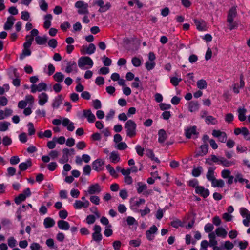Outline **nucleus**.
I'll return each instance as SVG.
<instances>
[{
	"label": "nucleus",
	"mask_w": 250,
	"mask_h": 250,
	"mask_svg": "<svg viewBox=\"0 0 250 250\" xmlns=\"http://www.w3.org/2000/svg\"><path fill=\"white\" fill-rule=\"evenodd\" d=\"M92 168L97 172L103 170L104 166V161L101 159H97L93 162L92 164Z\"/></svg>",
	"instance_id": "nucleus-7"
},
{
	"label": "nucleus",
	"mask_w": 250,
	"mask_h": 250,
	"mask_svg": "<svg viewBox=\"0 0 250 250\" xmlns=\"http://www.w3.org/2000/svg\"><path fill=\"white\" fill-rule=\"evenodd\" d=\"M209 239V245L211 247L215 246L217 244V241L216 240V234L214 232H211L208 234Z\"/></svg>",
	"instance_id": "nucleus-27"
},
{
	"label": "nucleus",
	"mask_w": 250,
	"mask_h": 250,
	"mask_svg": "<svg viewBox=\"0 0 250 250\" xmlns=\"http://www.w3.org/2000/svg\"><path fill=\"white\" fill-rule=\"evenodd\" d=\"M157 231V227L154 225L152 226L148 230L146 231V233L147 238L149 240H152L154 238L153 234L156 232Z\"/></svg>",
	"instance_id": "nucleus-21"
},
{
	"label": "nucleus",
	"mask_w": 250,
	"mask_h": 250,
	"mask_svg": "<svg viewBox=\"0 0 250 250\" xmlns=\"http://www.w3.org/2000/svg\"><path fill=\"white\" fill-rule=\"evenodd\" d=\"M158 141L160 143H163L167 138V134L166 131L163 129L158 132Z\"/></svg>",
	"instance_id": "nucleus-24"
},
{
	"label": "nucleus",
	"mask_w": 250,
	"mask_h": 250,
	"mask_svg": "<svg viewBox=\"0 0 250 250\" xmlns=\"http://www.w3.org/2000/svg\"><path fill=\"white\" fill-rule=\"evenodd\" d=\"M221 177L224 179L229 177L231 175V171L229 169H224L221 173Z\"/></svg>",
	"instance_id": "nucleus-57"
},
{
	"label": "nucleus",
	"mask_w": 250,
	"mask_h": 250,
	"mask_svg": "<svg viewBox=\"0 0 250 250\" xmlns=\"http://www.w3.org/2000/svg\"><path fill=\"white\" fill-rule=\"evenodd\" d=\"M96 50V47L93 43H90L87 47L86 46H83L81 49V51L83 54H92L94 53Z\"/></svg>",
	"instance_id": "nucleus-14"
},
{
	"label": "nucleus",
	"mask_w": 250,
	"mask_h": 250,
	"mask_svg": "<svg viewBox=\"0 0 250 250\" xmlns=\"http://www.w3.org/2000/svg\"><path fill=\"white\" fill-rule=\"evenodd\" d=\"M92 209H93V210H94L93 213H94V214L89 215L87 216L86 219H96V218H101V219H106L105 217H102L101 216L100 213L98 212L96 208H95V207L91 209V210Z\"/></svg>",
	"instance_id": "nucleus-29"
},
{
	"label": "nucleus",
	"mask_w": 250,
	"mask_h": 250,
	"mask_svg": "<svg viewBox=\"0 0 250 250\" xmlns=\"http://www.w3.org/2000/svg\"><path fill=\"white\" fill-rule=\"evenodd\" d=\"M73 71L75 72H77L78 71L76 63L74 61L68 62L67 63L65 72L67 73H69Z\"/></svg>",
	"instance_id": "nucleus-17"
},
{
	"label": "nucleus",
	"mask_w": 250,
	"mask_h": 250,
	"mask_svg": "<svg viewBox=\"0 0 250 250\" xmlns=\"http://www.w3.org/2000/svg\"><path fill=\"white\" fill-rule=\"evenodd\" d=\"M234 119V116L231 113H228L225 116V121L228 123H231Z\"/></svg>",
	"instance_id": "nucleus-59"
},
{
	"label": "nucleus",
	"mask_w": 250,
	"mask_h": 250,
	"mask_svg": "<svg viewBox=\"0 0 250 250\" xmlns=\"http://www.w3.org/2000/svg\"><path fill=\"white\" fill-rule=\"evenodd\" d=\"M214 169L212 167H209L207 173L206 177L207 179L211 182L215 178L214 176Z\"/></svg>",
	"instance_id": "nucleus-35"
},
{
	"label": "nucleus",
	"mask_w": 250,
	"mask_h": 250,
	"mask_svg": "<svg viewBox=\"0 0 250 250\" xmlns=\"http://www.w3.org/2000/svg\"><path fill=\"white\" fill-rule=\"evenodd\" d=\"M211 185L214 188H222L224 187L225 185L224 181L222 179H217L216 178L214 179V180L211 182Z\"/></svg>",
	"instance_id": "nucleus-26"
},
{
	"label": "nucleus",
	"mask_w": 250,
	"mask_h": 250,
	"mask_svg": "<svg viewBox=\"0 0 250 250\" xmlns=\"http://www.w3.org/2000/svg\"><path fill=\"white\" fill-rule=\"evenodd\" d=\"M194 22L199 31H205L207 30V23L202 19H194Z\"/></svg>",
	"instance_id": "nucleus-13"
},
{
	"label": "nucleus",
	"mask_w": 250,
	"mask_h": 250,
	"mask_svg": "<svg viewBox=\"0 0 250 250\" xmlns=\"http://www.w3.org/2000/svg\"><path fill=\"white\" fill-rule=\"evenodd\" d=\"M235 164V162L232 161H229L223 157H221V162L220 165H222L225 167H229Z\"/></svg>",
	"instance_id": "nucleus-32"
},
{
	"label": "nucleus",
	"mask_w": 250,
	"mask_h": 250,
	"mask_svg": "<svg viewBox=\"0 0 250 250\" xmlns=\"http://www.w3.org/2000/svg\"><path fill=\"white\" fill-rule=\"evenodd\" d=\"M203 171V168L202 167H198L196 168H194L192 171V174L194 177H198Z\"/></svg>",
	"instance_id": "nucleus-48"
},
{
	"label": "nucleus",
	"mask_w": 250,
	"mask_h": 250,
	"mask_svg": "<svg viewBox=\"0 0 250 250\" xmlns=\"http://www.w3.org/2000/svg\"><path fill=\"white\" fill-rule=\"evenodd\" d=\"M93 229L94 232L92 234L93 239L95 241H100L102 238V235L101 233V227L98 225H95Z\"/></svg>",
	"instance_id": "nucleus-12"
},
{
	"label": "nucleus",
	"mask_w": 250,
	"mask_h": 250,
	"mask_svg": "<svg viewBox=\"0 0 250 250\" xmlns=\"http://www.w3.org/2000/svg\"><path fill=\"white\" fill-rule=\"evenodd\" d=\"M222 157H217L215 155H211L206 160V163L208 165H212V163H216L220 164Z\"/></svg>",
	"instance_id": "nucleus-18"
},
{
	"label": "nucleus",
	"mask_w": 250,
	"mask_h": 250,
	"mask_svg": "<svg viewBox=\"0 0 250 250\" xmlns=\"http://www.w3.org/2000/svg\"><path fill=\"white\" fill-rule=\"evenodd\" d=\"M237 16V7H231L228 11L227 22L228 23V28L229 30L235 29L238 27V23L234 21V18Z\"/></svg>",
	"instance_id": "nucleus-1"
},
{
	"label": "nucleus",
	"mask_w": 250,
	"mask_h": 250,
	"mask_svg": "<svg viewBox=\"0 0 250 250\" xmlns=\"http://www.w3.org/2000/svg\"><path fill=\"white\" fill-rule=\"evenodd\" d=\"M195 191L197 194H200L204 198L208 197L209 194L208 189L205 188L202 186H197Z\"/></svg>",
	"instance_id": "nucleus-15"
},
{
	"label": "nucleus",
	"mask_w": 250,
	"mask_h": 250,
	"mask_svg": "<svg viewBox=\"0 0 250 250\" xmlns=\"http://www.w3.org/2000/svg\"><path fill=\"white\" fill-rule=\"evenodd\" d=\"M44 22L43 24V27L48 29L51 25V21L52 19V16L50 14H48L44 16Z\"/></svg>",
	"instance_id": "nucleus-28"
},
{
	"label": "nucleus",
	"mask_w": 250,
	"mask_h": 250,
	"mask_svg": "<svg viewBox=\"0 0 250 250\" xmlns=\"http://www.w3.org/2000/svg\"><path fill=\"white\" fill-rule=\"evenodd\" d=\"M92 106L95 109H99L102 107V104L99 100L96 99L93 100L92 102Z\"/></svg>",
	"instance_id": "nucleus-51"
},
{
	"label": "nucleus",
	"mask_w": 250,
	"mask_h": 250,
	"mask_svg": "<svg viewBox=\"0 0 250 250\" xmlns=\"http://www.w3.org/2000/svg\"><path fill=\"white\" fill-rule=\"evenodd\" d=\"M124 128L127 136L133 138L136 136L137 125L134 121L132 120H127L125 124Z\"/></svg>",
	"instance_id": "nucleus-2"
},
{
	"label": "nucleus",
	"mask_w": 250,
	"mask_h": 250,
	"mask_svg": "<svg viewBox=\"0 0 250 250\" xmlns=\"http://www.w3.org/2000/svg\"><path fill=\"white\" fill-rule=\"evenodd\" d=\"M106 168L111 176L116 178L118 177V175L116 173V171L115 170L113 167H112L110 165L108 164L106 165Z\"/></svg>",
	"instance_id": "nucleus-49"
},
{
	"label": "nucleus",
	"mask_w": 250,
	"mask_h": 250,
	"mask_svg": "<svg viewBox=\"0 0 250 250\" xmlns=\"http://www.w3.org/2000/svg\"><path fill=\"white\" fill-rule=\"evenodd\" d=\"M131 62H132V64L135 67H139L141 64V60L139 58L136 57L132 58Z\"/></svg>",
	"instance_id": "nucleus-55"
},
{
	"label": "nucleus",
	"mask_w": 250,
	"mask_h": 250,
	"mask_svg": "<svg viewBox=\"0 0 250 250\" xmlns=\"http://www.w3.org/2000/svg\"><path fill=\"white\" fill-rule=\"evenodd\" d=\"M15 18L12 16L8 17L7 21L4 24V28L5 30H9L11 29L14 24Z\"/></svg>",
	"instance_id": "nucleus-23"
},
{
	"label": "nucleus",
	"mask_w": 250,
	"mask_h": 250,
	"mask_svg": "<svg viewBox=\"0 0 250 250\" xmlns=\"http://www.w3.org/2000/svg\"><path fill=\"white\" fill-rule=\"evenodd\" d=\"M47 88V85L43 82L40 83L38 85L32 84L31 86V92L34 93L37 91L41 92L43 90L45 91Z\"/></svg>",
	"instance_id": "nucleus-10"
},
{
	"label": "nucleus",
	"mask_w": 250,
	"mask_h": 250,
	"mask_svg": "<svg viewBox=\"0 0 250 250\" xmlns=\"http://www.w3.org/2000/svg\"><path fill=\"white\" fill-rule=\"evenodd\" d=\"M197 85L198 88L200 89H205L207 87V83L203 79L200 80L197 82Z\"/></svg>",
	"instance_id": "nucleus-47"
},
{
	"label": "nucleus",
	"mask_w": 250,
	"mask_h": 250,
	"mask_svg": "<svg viewBox=\"0 0 250 250\" xmlns=\"http://www.w3.org/2000/svg\"><path fill=\"white\" fill-rule=\"evenodd\" d=\"M54 80L58 83L62 82L63 81L64 76L61 72H56L53 76Z\"/></svg>",
	"instance_id": "nucleus-42"
},
{
	"label": "nucleus",
	"mask_w": 250,
	"mask_h": 250,
	"mask_svg": "<svg viewBox=\"0 0 250 250\" xmlns=\"http://www.w3.org/2000/svg\"><path fill=\"white\" fill-rule=\"evenodd\" d=\"M155 65V63L154 62L152 61H147L145 63V66L146 68L148 70H150L152 69Z\"/></svg>",
	"instance_id": "nucleus-60"
},
{
	"label": "nucleus",
	"mask_w": 250,
	"mask_h": 250,
	"mask_svg": "<svg viewBox=\"0 0 250 250\" xmlns=\"http://www.w3.org/2000/svg\"><path fill=\"white\" fill-rule=\"evenodd\" d=\"M196 127L192 126L186 130V136L188 138H190L192 135L196 134Z\"/></svg>",
	"instance_id": "nucleus-30"
},
{
	"label": "nucleus",
	"mask_w": 250,
	"mask_h": 250,
	"mask_svg": "<svg viewBox=\"0 0 250 250\" xmlns=\"http://www.w3.org/2000/svg\"><path fill=\"white\" fill-rule=\"evenodd\" d=\"M102 190V188L100 185L98 183L90 185L87 189L86 194L90 195H94L95 194L99 193Z\"/></svg>",
	"instance_id": "nucleus-6"
},
{
	"label": "nucleus",
	"mask_w": 250,
	"mask_h": 250,
	"mask_svg": "<svg viewBox=\"0 0 250 250\" xmlns=\"http://www.w3.org/2000/svg\"><path fill=\"white\" fill-rule=\"evenodd\" d=\"M170 224L172 227L176 228L179 227H184L185 226V222L182 221L181 220H173Z\"/></svg>",
	"instance_id": "nucleus-39"
},
{
	"label": "nucleus",
	"mask_w": 250,
	"mask_h": 250,
	"mask_svg": "<svg viewBox=\"0 0 250 250\" xmlns=\"http://www.w3.org/2000/svg\"><path fill=\"white\" fill-rule=\"evenodd\" d=\"M43 224L46 228H48L53 226L55 222L54 220H44Z\"/></svg>",
	"instance_id": "nucleus-61"
},
{
	"label": "nucleus",
	"mask_w": 250,
	"mask_h": 250,
	"mask_svg": "<svg viewBox=\"0 0 250 250\" xmlns=\"http://www.w3.org/2000/svg\"><path fill=\"white\" fill-rule=\"evenodd\" d=\"M89 200L92 203L96 205H98L100 204V198L96 195H91L89 198Z\"/></svg>",
	"instance_id": "nucleus-50"
},
{
	"label": "nucleus",
	"mask_w": 250,
	"mask_h": 250,
	"mask_svg": "<svg viewBox=\"0 0 250 250\" xmlns=\"http://www.w3.org/2000/svg\"><path fill=\"white\" fill-rule=\"evenodd\" d=\"M137 191L138 193H141L146 189H147V186L146 184L142 182H138L137 184Z\"/></svg>",
	"instance_id": "nucleus-34"
},
{
	"label": "nucleus",
	"mask_w": 250,
	"mask_h": 250,
	"mask_svg": "<svg viewBox=\"0 0 250 250\" xmlns=\"http://www.w3.org/2000/svg\"><path fill=\"white\" fill-rule=\"evenodd\" d=\"M109 159L111 162L116 164L120 160V155L116 151H112L110 154Z\"/></svg>",
	"instance_id": "nucleus-22"
},
{
	"label": "nucleus",
	"mask_w": 250,
	"mask_h": 250,
	"mask_svg": "<svg viewBox=\"0 0 250 250\" xmlns=\"http://www.w3.org/2000/svg\"><path fill=\"white\" fill-rule=\"evenodd\" d=\"M240 213L242 217L246 219H250V212L244 208L240 209Z\"/></svg>",
	"instance_id": "nucleus-40"
},
{
	"label": "nucleus",
	"mask_w": 250,
	"mask_h": 250,
	"mask_svg": "<svg viewBox=\"0 0 250 250\" xmlns=\"http://www.w3.org/2000/svg\"><path fill=\"white\" fill-rule=\"evenodd\" d=\"M32 165L31 160H28L25 162L21 163L19 166V168L21 171H24L27 169L29 167Z\"/></svg>",
	"instance_id": "nucleus-31"
},
{
	"label": "nucleus",
	"mask_w": 250,
	"mask_h": 250,
	"mask_svg": "<svg viewBox=\"0 0 250 250\" xmlns=\"http://www.w3.org/2000/svg\"><path fill=\"white\" fill-rule=\"evenodd\" d=\"M104 2L103 0H97L95 2V4L98 5L100 8L99 9L100 12H105L110 9L111 4L107 2L105 5H104Z\"/></svg>",
	"instance_id": "nucleus-11"
},
{
	"label": "nucleus",
	"mask_w": 250,
	"mask_h": 250,
	"mask_svg": "<svg viewBox=\"0 0 250 250\" xmlns=\"http://www.w3.org/2000/svg\"><path fill=\"white\" fill-rule=\"evenodd\" d=\"M26 197H25L24 194L22 193L19 195V196L15 198V202L17 204H20L21 202L24 201Z\"/></svg>",
	"instance_id": "nucleus-54"
},
{
	"label": "nucleus",
	"mask_w": 250,
	"mask_h": 250,
	"mask_svg": "<svg viewBox=\"0 0 250 250\" xmlns=\"http://www.w3.org/2000/svg\"><path fill=\"white\" fill-rule=\"evenodd\" d=\"M199 108V105L197 102L191 101L188 104V109L191 112L198 111Z\"/></svg>",
	"instance_id": "nucleus-25"
},
{
	"label": "nucleus",
	"mask_w": 250,
	"mask_h": 250,
	"mask_svg": "<svg viewBox=\"0 0 250 250\" xmlns=\"http://www.w3.org/2000/svg\"><path fill=\"white\" fill-rule=\"evenodd\" d=\"M238 119L240 121H244L246 119V114L247 112V109L243 107H239L238 109Z\"/></svg>",
	"instance_id": "nucleus-20"
},
{
	"label": "nucleus",
	"mask_w": 250,
	"mask_h": 250,
	"mask_svg": "<svg viewBox=\"0 0 250 250\" xmlns=\"http://www.w3.org/2000/svg\"><path fill=\"white\" fill-rule=\"evenodd\" d=\"M234 132L236 135L241 134L244 136L245 139L247 140H250V132L246 127L237 128L235 129Z\"/></svg>",
	"instance_id": "nucleus-8"
},
{
	"label": "nucleus",
	"mask_w": 250,
	"mask_h": 250,
	"mask_svg": "<svg viewBox=\"0 0 250 250\" xmlns=\"http://www.w3.org/2000/svg\"><path fill=\"white\" fill-rule=\"evenodd\" d=\"M40 7L41 10L46 11L48 9V4L46 2L45 0H40Z\"/></svg>",
	"instance_id": "nucleus-58"
},
{
	"label": "nucleus",
	"mask_w": 250,
	"mask_h": 250,
	"mask_svg": "<svg viewBox=\"0 0 250 250\" xmlns=\"http://www.w3.org/2000/svg\"><path fill=\"white\" fill-rule=\"evenodd\" d=\"M115 147L119 150H122L125 149L127 147V146L125 143L121 142L117 144Z\"/></svg>",
	"instance_id": "nucleus-56"
},
{
	"label": "nucleus",
	"mask_w": 250,
	"mask_h": 250,
	"mask_svg": "<svg viewBox=\"0 0 250 250\" xmlns=\"http://www.w3.org/2000/svg\"><path fill=\"white\" fill-rule=\"evenodd\" d=\"M31 51L29 48H25L22 50V54L20 56V59H23L25 56H30L31 55Z\"/></svg>",
	"instance_id": "nucleus-53"
},
{
	"label": "nucleus",
	"mask_w": 250,
	"mask_h": 250,
	"mask_svg": "<svg viewBox=\"0 0 250 250\" xmlns=\"http://www.w3.org/2000/svg\"><path fill=\"white\" fill-rule=\"evenodd\" d=\"M10 123L8 122L4 121L0 122V131H5L8 129Z\"/></svg>",
	"instance_id": "nucleus-45"
},
{
	"label": "nucleus",
	"mask_w": 250,
	"mask_h": 250,
	"mask_svg": "<svg viewBox=\"0 0 250 250\" xmlns=\"http://www.w3.org/2000/svg\"><path fill=\"white\" fill-rule=\"evenodd\" d=\"M75 6L79 9L78 12L80 14H86L88 13V4L83 1H78L75 3Z\"/></svg>",
	"instance_id": "nucleus-4"
},
{
	"label": "nucleus",
	"mask_w": 250,
	"mask_h": 250,
	"mask_svg": "<svg viewBox=\"0 0 250 250\" xmlns=\"http://www.w3.org/2000/svg\"><path fill=\"white\" fill-rule=\"evenodd\" d=\"M227 231L223 228H218L215 230V234L218 236L225 237L227 235Z\"/></svg>",
	"instance_id": "nucleus-44"
},
{
	"label": "nucleus",
	"mask_w": 250,
	"mask_h": 250,
	"mask_svg": "<svg viewBox=\"0 0 250 250\" xmlns=\"http://www.w3.org/2000/svg\"><path fill=\"white\" fill-rule=\"evenodd\" d=\"M35 41L36 43L39 45L45 44L47 41V37L46 36L41 37L37 36L35 38Z\"/></svg>",
	"instance_id": "nucleus-37"
},
{
	"label": "nucleus",
	"mask_w": 250,
	"mask_h": 250,
	"mask_svg": "<svg viewBox=\"0 0 250 250\" xmlns=\"http://www.w3.org/2000/svg\"><path fill=\"white\" fill-rule=\"evenodd\" d=\"M90 205L88 201L85 200L84 202L77 200L73 204V207L76 209H81L82 208H86Z\"/></svg>",
	"instance_id": "nucleus-9"
},
{
	"label": "nucleus",
	"mask_w": 250,
	"mask_h": 250,
	"mask_svg": "<svg viewBox=\"0 0 250 250\" xmlns=\"http://www.w3.org/2000/svg\"><path fill=\"white\" fill-rule=\"evenodd\" d=\"M34 38L29 35L26 36V42L23 44V47L25 48H30Z\"/></svg>",
	"instance_id": "nucleus-41"
},
{
	"label": "nucleus",
	"mask_w": 250,
	"mask_h": 250,
	"mask_svg": "<svg viewBox=\"0 0 250 250\" xmlns=\"http://www.w3.org/2000/svg\"><path fill=\"white\" fill-rule=\"evenodd\" d=\"M83 116L87 118V120L89 123H93L95 120V116L92 113L90 109L83 110Z\"/></svg>",
	"instance_id": "nucleus-16"
},
{
	"label": "nucleus",
	"mask_w": 250,
	"mask_h": 250,
	"mask_svg": "<svg viewBox=\"0 0 250 250\" xmlns=\"http://www.w3.org/2000/svg\"><path fill=\"white\" fill-rule=\"evenodd\" d=\"M181 81L182 79L180 78H178L176 77H172L170 78V83L174 86L178 85Z\"/></svg>",
	"instance_id": "nucleus-52"
},
{
	"label": "nucleus",
	"mask_w": 250,
	"mask_h": 250,
	"mask_svg": "<svg viewBox=\"0 0 250 250\" xmlns=\"http://www.w3.org/2000/svg\"><path fill=\"white\" fill-rule=\"evenodd\" d=\"M212 135L214 137L217 138L218 141L221 143H225L227 141V135L225 132L214 129L212 130Z\"/></svg>",
	"instance_id": "nucleus-5"
},
{
	"label": "nucleus",
	"mask_w": 250,
	"mask_h": 250,
	"mask_svg": "<svg viewBox=\"0 0 250 250\" xmlns=\"http://www.w3.org/2000/svg\"><path fill=\"white\" fill-rule=\"evenodd\" d=\"M102 59L103 63L105 66H109L111 65L112 61L110 58L104 56Z\"/></svg>",
	"instance_id": "nucleus-64"
},
{
	"label": "nucleus",
	"mask_w": 250,
	"mask_h": 250,
	"mask_svg": "<svg viewBox=\"0 0 250 250\" xmlns=\"http://www.w3.org/2000/svg\"><path fill=\"white\" fill-rule=\"evenodd\" d=\"M146 154L152 160L158 163H160L159 160L157 157H155V155L152 150L149 149H146Z\"/></svg>",
	"instance_id": "nucleus-36"
},
{
	"label": "nucleus",
	"mask_w": 250,
	"mask_h": 250,
	"mask_svg": "<svg viewBox=\"0 0 250 250\" xmlns=\"http://www.w3.org/2000/svg\"><path fill=\"white\" fill-rule=\"evenodd\" d=\"M78 63L79 67L83 69L85 65H88L90 68L92 67L93 65V62L89 57H82L79 59Z\"/></svg>",
	"instance_id": "nucleus-3"
},
{
	"label": "nucleus",
	"mask_w": 250,
	"mask_h": 250,
	"mask_svg": "<svg viewBox=\"0 0 250 250\" xmlns=\"http://www.w3.org/2000/svg\"><path fill=\"white\" fill-rule=\"evenodd\" d=\"M28 134L29 135H32L35 133V129L34 127L33 124L32 123H29L28 124Z\"/></svg>",
	"instance_id": "nucleus-63"
},
{
	"label": "nucleus",
	"mask_w": 250,
	"mask_h": 250,
	"mask_svg": "<svg viewBox=\"0 0 250 250\" xmlns=\"http://www.w3.org/2000/svg\"><path fill=\"white\" fill-rule=\"evenodd\" d=\"M38 99L39 104L41 106H43L48 102V95L46 93L42 92L38 95Z\"/></svg>",
	"instance_id": "nucleus-19"
},
{
	"label": "nucleus",
	"mask_w": 250,
	"mask_h": 250,
	"mask_svg": "<svg viewBox=\"0 0 250 250\" xmlns=\"http://www.w3.org/2000/svg\"><path fill=\"white\" fill-rule=\"evenodd\" d=\"M58 226L60 229L68 230L69 228V225L68 222L63 220H60L58 222Z\"/></svg>",
	"instance_id": "nucleus-33"
},
{
	"label": "nucleus",
	"mask_w": 250,
	"mask_h": 250,
	"mask_svg": "<svg viewBox=\"0 0 250 250\" xmlns=\"http://www.w3.org/2000/svg\"><path fill=\"white\" fill-rule=\"evenodd\" d=\"M205 122L207 124H211L215 125L217 123V121L216 118L212 116H208L205 118Z\"/></svg>",
	"instance_id": "nucleus-46"
},
{
	"label": "nucleus",
	"mask_w": 250,
	"mask_h": 250,
	"mask_svg": "<svg viewBox=\"0 0 250 250\" xmlns=\"http://www.w3.org/2000/svg\"><path fill=\"white\" fill-rule=\"evenodd\" d=\"M145 200L144 199H139L138 200L135 201L133 202L132 207L134 208H137L141 207V206L144 205Z\"/></svg>",
	"instance_id": "nucleus-43"
},
{
	"label": "nucleus",
	"mask_w": 250,
	"mask_h": 250,
	"mask_svg": "<svg viewBox=\"0 0 250 250\" xmlns=\"http://www.w3.org/2000/svg\"><path fill=\"white\" fill-rule=\"evenodd\" d=\"M150 212V209L147 206H146L144 209H141L139 210V213L142 217H144L145 215L149 214Z\"/></svg>",
	"instance_id": "nucleus-62"
},
{
	"label": "nucleus",
	"mask_w": 250,
	"mask_h": 250,
	"mask_svg": "<svg viewBox=\"0 0 250 250\" xmlns=\"http://www.w3.org/2000/svg\"><path fill=\"white\" fill-rule=\"evenodd\" d=\"M234 181L235 182H239L240 183H246L247 184L249 183L248 180L243 178V175L239 173H237L235 176V178L234 179Z\"/></svg>",
	"instance_id": "nucleus-38"
}]
</instances>
